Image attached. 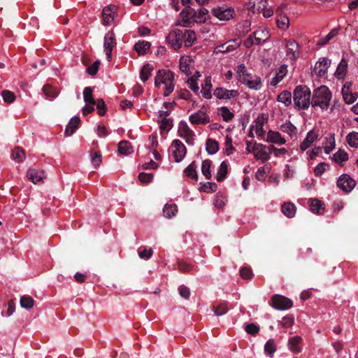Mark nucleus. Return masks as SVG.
Segmentation results:
<instances>
[{
	"label": "nucleus",
	"mask_w": 358,
	"mask_h": 358,
	"mask_svg": "<svg viewBox=\"0 0 358 358\" xmlns=\"http://www.w3.org/2000/svg\"><path fill=\"white\" fill-rule=\"evenodd\" d=\"M27 176L29 180L34 184H38L43 182L46 174L43 171L30 169L27 171Z\"/></svg>",
	"instance_id": "nucleus-22"
},
{
	"label": "nucleus",
	"mask_w": 358,
	"mask_h": 358,
	"mask_svg": "<svg viewBox=\"0 0 358 358\" xmlns=\"http://www.w3.org/2000/svg\"><path fill=\"white\" fill-rule=\"evenodd\" d=\"M241 42L238 38L230 40L228 42L218 45L215 48V52H229L237 49Z\"/></svg>",
	"instance_id": "nucleus-15"
},
{
	"label": "nucleus",
	"mask_w": 358,
	"mask_h": 358,
	"mask_svg": "<svg viewBox=\"0 0 358 358\" xmlns=\"http://www.w3.org/2000/svg\"><path fill=\"white\" fill-rule=\"evenodd\" d=\"M286 55L293 61L296 60L300 55V48L298 43L293 40L289 39L286 41Z\"/></svg>",
	"instance_id": "nucleus-11"
},
{
	"label": "nucleus",
	"mask_w": 358,
	"mask_h": 358,
	"mask_svg": "<svg viewBox=\"0 0 358 358\" xmlns=\"http://www.w3.org/2000/svg\"><path fill=\"white\" fill-rule=\"evenodd\" d=\"M277 101L285 105L289 106L292 103V94L289 91H283L277 98Z\"/></svg>",
	"instance_id": "nucleus-40"
},
{
	"label": "nucleus",
	"mask_w": 358,
	"mask_h": 358,
	"mask_svg": "<svg viewBox=\"0 0 358 358\" xmlns=\"http://www.w3.org/2000/svg\"><path fill=\"white\" fill-rule=\"evenodd\" d=\"M212 162L210 159H206L203 161L201 164V172L202 174L205 176L206 179L208 180L211 178V167Z\"/></svg>",
	"instance_id": "nucleus-47"
},
{
	"label": "nucleus",
	"mask_w": 358,
	"mask_h": 358,
	"mask_svg": "<svg viewBox=\"0 0 358 358\" xmlns=\"http://www.w3.org/2000/svg\"><path fill=\"white\" fill-rule=\"evenodd\" d=\"M116 10V7L113 5H109L103 8V24L105 26L110 25L114 20V13Z\"/></svg>",
	"instance_id": "nucleus-20"
},
{
	"label": "nucleus",
	"mask_w": 358,
	"mask_h": 358,
	"mask_svg": "<svg viewBox=\"0 0 358 358\" xmlns=\"http://www.w3.org/2000/svg\"><path fill=\"white\" fill-rule=\"evenodd\" d=\"M189 121L193 124H203L210 122L208 115L202 110H199L189 115Z\"/></svg>",
	"instance_id": "nucleus-21"
},
{
	"label": "nucleus",
	"mask_w": 358,
	"mask_h": 358,
	"mask_svg": "<svg viewBox=\"0 0 358 358\" xmlns=\"http://www.w3.org/2000/svg\"><path fill=\"white\" fill-rule=\"evenodd\" d=\"M150 43L145 41H140L135 43L134 50L138 55H143L146 54L150 48Z\"/></svg>",
	"instance_id": "nucleus-33"
},
{
	"label": "nucleus",
	"mask_w": 358,
	"mask_h": 358,
	"mask_svg": "<svg viewBox=\"0 0 358 358\" xmlns=\"http://www.w3.org/2000/svg\"><path fill=\"white\" fill-rule=\"evenodd\" d=\"M196 34L190 29L182 30V42L186 47H190L196 41Z\"/></svg>",
	"instance_id": "nucleus-28"
},
{
	"label": "nucleus",
	"mask_w": 358,
	"mask_h": 358,
	"mask_svg": "<svg viewBox=\"0 0 358 358\" xmlns=\"http://www.w3.org/2000/svg\"><path fill=\"white\" fill-rule=\"evenodd\" d=\"M331 99V93L329 88L324 85H322L313 92L311 100L313 107H320L322 110H326L329 106Z\"/></svg>",
	"instance_id": "nucleus-3"
},
{
	"label": "nucleus",
	"mask_w": 358,
	"mask_h": 358,
	"mask_svg": "<svg viewBox=\"0 0 358 358\" xmlns=\"http://www.w3.org/2000/svg\"><path fill=\"white\" fill-rule=\"evenodd\" d=\"M288 72L287 66L281 65L275 71V76L271 78L270 83L273 86L277 85L287 75Z\"/></svg>",
	"instance_id": "nucleus-25"
},
{
	"label": "nucleus",
	"mask_w": 358,
	"mask_h": 358,
	"mask_svg": "<svg viewBox=\"0 0 358 358\" xmlns=\"http://www.w3.org/2000/svg\"><path fill=\"white\" fill-rule=\"evenodd\" d=\"M208 11L206 8H199V10H196L194 14L192 15V20L194 22L196 23H202L204 22L208 17Z\"/></svg>",
	"instance_id": "nucleus-30"
},
{
	"label": "nucleus",
	"mask_w": 358,
	"mask_h": 358,
	"mask_svg": "<svg viewBox=\"0 0 358 358\" xmlns=\"http://www.w3.org/2000/svg\"><path fill=\"white\" fill-rule=\"evenodd\" d=\"M318 135L315 131L311 130L309 132H308L306 138L300 145L301 150L304 151L309 148L312 143L315 141Z\"/></svg>",
	"instance_id": "nucleus-27"
},
{
	"label": "nucleus",
	"mask_w": 358,
	"mask_h": 358,
	"mask_svg": "<svg viewBox=\"0 0 358 358\" xmlns=\"http://www.w3.org/2000/svg\"><path fill=\"white\" fill-rule=\"evenodd\" d=\"M179 136L185 140L188 145L194 144V131L186 124H181L178 129Z\"/></svg>",
	"instance_id": "nucleus-17"
},
{
	"label": "nucleus",
	"mask_w": 358,
	"mask_h": 358,
	"mask_svg": "<svg viewBox=\"0 0 358 358\" xmlns=\"http://www.w3.org/2000/svg\"><path fill=\"white\" fill-rule=\"evenodd\" d=\"M95 104L96 105L99 115H103L106 111L103 100L101 99H97V101H95Z\"/></svg>",
	"instance_id": "nucleus-63"
},
{
	"label": "nucleus",
	"mask_w": 358,
	"mask_h": 358,
	"mask_svg": "<svg viewBox=\"0 0 358 358\" xmlns=\"http://www.w3.org/2000/svg\"><path fill=\"white\" fill-rule=\"evenodd\" d=\"M178 210L177 206L175 204H166L163 208V214L166 217L171 218L176 215Z\"/></svg>",
	"instance_id": "nucleus-48"
},
{
	"label": "nucleus",
	"mask_w": 358,
	"mask_h": 358,
	"mask_svg": "<svg viewBox=\"0 0 358 358\" xmlns=\"http://www.w3.org/2000/svg\"><path fill=\"white\" fill-rule=\"evenodd\" d=\"M227 170V164L224 161L222 162L217 172L216 179L217 181H222L226 178Z\"/></svg>",
	"instance_id": "nucleus-46"
},
{
	"label": "nucleus",
	"mask_w": 358,
	"mask_h": 358,
	"mask_svg": "<svg viewBox=\"0 0 358 358\" xmlns=\"http://www.w3.org/2000/svg\"><path fill=\"white\" fill-rule=\"evenodd\" d=\"M270 170L271 169L268 165L259 167L255 173L256 179L259 181H264L267 174L270 172Z\"/></svg>",
	"instance_id": "nucleus-41"
},
{
	"label": "nucleus",
	"mask_w": 358,
	"mask_h": 358,
	"mask_svg": "<svg viewBox=\"0 0 358 358\" xmlns=\"http://www.w3.org/2000/svg\"><path fill=\"white\" fill-rule=\"evenodd\" d=\"M266 141L268 143L282 145L286 143L285 138L278 131L270 130L267 133Z\"/></svg>",
	"instance_id": "nucleus-23"
},
{
	"label": "nucleus",
	"mask_w": 358,
	"mask_h": 358,
	"mask_svg": "<svg viewBox=\"0 0 358 358\" xmlns=\"http://www.w3.org/2000/svg\"><path fill=\"white\" fill-rule=\"evenodd\" d=\"M276 22L280 29H285L288 27L289 19L287 17H280L277 19Z\"/></svg>",
	"instance_id": "nucleus-64"
},
{
	"label": "nucleus",
	"mask_w": 358,
	"mask_h": 358,
	"mask_svg": "<svg viewBox=\"0 0 358 358\" xmlns=\"http://www.w3.org/2000/svg\"><path fill=\"white\" fill-rule=\"evenodd\" d=\"M310 210L314 213H322L324 210V203L317 199H313L310 205Z\"/></svg>",
	"instance_id": "nucleus-45"
},
{
	"label": "nucleus",
	"mask_w": 358,
	"mask_h": 358,
	"mask_svg": "<svg viewBox=\"0 0 358 358\" xmlns=\"http://www.w3.org/2000/svg\"><path fill=\"white\" fill-rule=\"evenodd\" d=\"M116 39L113 31H110L105 34L103 41V48L108 61L112 59V51L116 46Z\"/></svg>",
	"instance_id": "nucleus-6"
},
{
	"label": "nucleus",
	"mask_w": 358,
	"mask_h": 358,
	"mask_svg": "<svg viewBox=\"0 0 358 358\" xmlns=\"http://www.w3.org/2000/svg\"><path fill=\"white\" fill-rule=\"evenodd\" d=\"M348 69V62L345 59H342L338 64L336 71L335 72V76L338 79H343Z\"/></svg>",
	"instance_id": "nucleus-34"
},
{
	"label": "nucleus",
	"mask_w": 358,
	"mask_h": 358,
	"mask_svg": "<svg viewBox=\"0 0 358 358\" xmlns=\"http://www.w3.org/2000/svg\"><path fill=\"white\" fill-rule=\"evenodd\" d=\"M91 162L94 168H97L101 164V155L99 152H91Z\"/></svg>",
	"instance_id": "nucleus-54"
},
{
	"label": "nucleus",
	"mask_w": 358,
	"mask_h": 358,
	"mask_svg": "<svg viewBox=\"0 0 358 358\" xmlns=\"http://www.w3.org/2000/svg\"><path fill=\"white\" fill-rule=\"evenodd\" d=\"M206 150L209 155H214L219 150V144L217 141L208 138L206 143Z\"/></svg>",
	"instance_id": "nucleus-36"
},
{
	"label": "nucleus",
	"mask_w": 358,
	"mask_h": 358,
	"mask_svg": "<svg viewBox=\"0 0 358 358\" xmlns=\"http://www.w3.org/2000/svg\"><path fill=\"white\" fill-rule=\"evenodd\" d=\"M264 120L260 121L259 117L258 118V121L256 122L255 126L252 127V130L255 131L256 134L259 136H263L265 134V131L263 128Z\"/></svg>",
	"instance_id": "nucleus-56"
},
{
	"label": "nucleus",
	"mask_w": 358,
	"mask_h": 358,
	"mask_svg": "<svg viewBox=\"0 0 358 358\" xmlns=\"http://www.w3.org/2000/svg\"><path fill=\"white\" fill-rule=\"evenodd\" d=\"M229 308L227 306V303L225 302H222L217 306H213L212 308V310L217 317L225 315L229 311Z\"/></svg>",
	"instance_id": "nucleus-37"
},
{
	"label": "nucleus",
	"mask_w": 358,
	"mask_h": 358,
	"mask_svg": "<svg viewBox=\"0 0 358 358\" xmlns=\"http://www.w3.org/2000/svg\"><path fill=\"white\" fill-rule=\"evenodd\" d=\"M138 253L140 258L144 259H148L152 255V250L150 248L146 249L145 248L141 247L138 250Z\"/></svg>",
	"instance_id": "nucleus-59"
},
{
	"label": "nucleus",
	"mask_w": 358,
	"mask_h": 358,
	"mask_svg": "<svg viewBox=\"0 0 358 358\" xmlns=\"http://www.w3.org/2000/svg\"><path fill=\"white\" fill-rule=\"evenodd\" d=\"M356 182L348 174L341 175L337 180V186L345 192H351L355 187Z\"/></svg>",
	"instance_id": "nucleus-9"
},
{
	"label": "nucleus",
	"mask_w": 358,
	"mask_h": 358,
	"mask_svg": "<svg viewBox=\"0 0 358 358\" xmlns=\"http://www.w3.org/2000/svg\"><path fill=\"white\" fill-rule=\"evenodd\" d=\"M335 138L334 135H330L326 138V143L324 145V152L326 154H329L335 148Z\"/></svg>",
	"instance_id": "nucleus-52"
},
{
	"label": "nucleus",
	"mask_w": 358,
	"mask_h": 358,
	"mask_svg": "<svg viewBox=\"0 0 358 358\" xmlns=\"http://www.w3.org/2000/svg\"><path fill=\"white\" fill-rule=\"evenodd\" d=\"M1 96L3 101L8 103H11L15 100L14 93L7 90H4L1 92Z\"/></svg>",
	"instance_id": "nucleus-53"
},
{
	"label": "nucleus",
	"mask_w": 358,
	"mask_h": 358,
	"mask_svg": "<svg viewBox=\"0 0 358 358\" xmlns=\"http://www.w3.org/2000/svg\"><path fill=\"white\" fill-rule=\"evenodd\" d=\"M338 34V30L336 29H332L327 35L324 37L320 38L317 42V45L323 46L325 45L330 40H331L334 37H335Z\"/></svg>",
	"instance_id": "nucleus-49"
},
{
	"label": "nucleus",
	"mask_w": 358,
	"mask_h": 358,
	"mask_svg": "<svg viewBox=\"0 0 358 358\" xmlns=\"http://www.w3.org/2000/svg\"><path fill=\"white\" fill-rule=\"evenodd\" d=\"M352 84L350 83H345L343 85L341 92L345 102L348 104L354 103L358 98V94L353 92L351 90Z\"/></svg>",
	"instance_id": "nucleus-14"
},
{
	"label": "nucleus",
	"mask_w": 358,
	"mask_h": 358,
	"mask_svg": "<svg viewBox=\"0 0 358 358\" xmlns=\"http://www.w3.org/2000/svg\"><path fill=\"white\" fill-rule=\"evenodd\" d=\"M154 175L152 173H141L138 175V180L141 182L143 184H147L150 182L153 179Z\"/></svg>",
	"instance_id": "nucleus-60"
},
{
	"label": "nucleus",
	"mask_w": 358,
	"mask_h": 358,
	"mask_svg": "<svg viewBox=\"0 0 358 358\" xmlns=\"http://www.w3.org/2000/svg\"><path fill=\"white\" fill-rule=\"evenodd\" d=\"M83 96L85 103H95V101L92 96V90L87 87L84 89Z\"/></svg>",
	"instance_id": "nucleus-57"
},
{
	"label": "nucleus",
	"mask_w": 358,
	"mask_h": 358,
	"mask_svg": "<svg viewBox=\"0 0 358 358\" xmlns=\"http://www.w3.org/2000/svg\"><path fill=\"white\" fill-rule=\"evenodd\" d=\"M281 210L282 213L287 217L292 218L296 214V206L291 202H285L282 205Z\"/></svg>",
	"instance_id": "nucleus-31"
},
{
	"label": "nucleus",
	"mask_w": 358,
	"mask_h": 358,
	"mask_svg": "<svg viewBox=\"0 0 358 358\" xmlns=\"http://www.w3.org/2000/svg\"><path fill=\"white\" fill-rule=\"evenodd\" d=\"M214 95L219 99H230L238 96V92L234 90H227L222 87H218L215 90Z\"/></svg>",
	"instance_id": "nucleus-16"
},
{
	"label": "nucleus",
	"mask_w": 358,
	"mask_h": 358,
	"mask_svg": "<svg viewBox=\"0 0 358 358\" xmlns=\"http://www.w3.org/2000/svg\"><path fill=\"white\" fill-rule=\"evenodd\" d=\"M153 67L151 64H147L144 65L140 72V78L143 82L147 81L151 76Z\"/></svg>",
	"instance_id": "nucleus-39"
},
{
	"label": "nucleus",
	"mask_w": 358,
	"mask_h": 358,
	"mask_svg": "<svg viewBox=\"0 0 358 358\" xmlns=\"http://www.w3.org/2000/svg\"><path fill=\"white\" fill-rule=\"evenodd\" d=\"M11 159L17 163L23 162L25 159V153L24 150L20 148H15L12 151Z\"/></svg>",
	"instance_id": "nucleus-43"
},
{
	"label": "nucleus",
	"mask_w": 358,
	"mask_h": 358,
	"mask_svg": "<svg viewBox=\"0 0 358 358\" xmlns=\"http://www.w3.org/2000/svg\"><path fill=\"white\" fill-rule=\"evenodd\" d=\"M118 152L120 155H129L134 152V150L129 141H122L118 144Z\"/></svg>",
	"instance_id": "nucleus-35"
},
{
	"label": "nucleus",
	"mask_w": 358,
	"mask_h": 358,
	"mask_svg": "<svg viewBox=\"0 0 358 358\" xmlns=\"http://www.w3.org/2000/svg\"><path fill=\"white\" fill-rule=\"evenodd\" d=\"M193 66H194V61L191 58V57L187 56V55H184L180 58V61H179L180 69L185 74H186V75L191 74Z\"/></svg>",
	"instance_id": "nucleus-18"
},
{
	"label": "nucleus",
	"mask_w": 358,
	"mask_h": 358,
	"mask_svg": "<svg viewBox=\"0 0 358 358\" xmlns=\"http://www.w3.org/2000/svg\"><path fill=\"white\" fill-rule=\"evenodd\" d=\"M166 40L175 50L180 48L182 44V30L173 29L167 35Z\"/></svg>",
	"instance_id": "nucleus-7"
},
{
	"label": "nucleus",
	"mask_w": 358,
	"mask_h": 358,
	"mask_svg": "<svg viewBox=\"0 0 358 358\" xmlns=\"http://www.w3.org/2000/svg\"><path fill=\"white\" fill-rule=\"evenodd\" d=\"M332 159L337 164H342L348 159V154L343 150L339 149L334 154Z\"/></svg>",
	"instance_id": "nucleus-44"
},
{
	"label": "nucleus",
	"mask_w": 358,
	"mask_h": 358,
	"mask_svg": "<svg viewBox=\"0 0 358 358\" xmlns=\"http://www.w3.org/2000/svg\"><path fill=\"white\" fill-rule=\"evenodd\" d=\"M254 157L257 160H259L262 162L268 161L271 157L270 145L266 146L259 143L254 153Z\"/></svg>",
	"instance_id": "nucleus-13"
},
{
	"label": "nucleus",
	"mask_w": 358,
	"mask_h": 358,
	"mask_svg": "<svg viewBox=\"0 0 358 358\" xmlns=\"http://www.w3.org/2000/svg\"><path fill=\"white\" fill-rule=\"evenodd\" d=\"M348 144L352 148H358V132L352 131L346 136Z\"/></svg>",
	"instance_id": "nucleus-50"
},
{
	"label": "nucleus",
	"mask_w": 358,
	"mask_h": 358,
	"mask_svg": "<svg viewBox=\"0 0 358 358\" xmlns=\"http://www.w3.org/2000/svg\"><path fill=\"white\" fill-rule=\"evenodd\" d=\"M99 66H100V61L96 60L87 69V73L91 76L95 75L99 69Z\"/></svg>",
	"instance_id": "nucleus-62"
},
{
	"label": "nucleus",
	"mask_w": 358,
	"mask_h": 358,
	"mask_svg": "<svg viewBox=\"0 0 358 358\" xmlns=\"http://www.w3.org/2000/svg\"><path fill=\"white\" fill-rule=\"evenodd\" d=\"M272 306L277 310H284L290 308L293 303L292 301L282 295H274L272 299Z\"/></svg>",
	"instance_id": "nucleus-10"
},
{
	"label": "nucleus",
	"mask_w": 358,
	"mask_h": 358,
	"mask_svg": "<svg viewBox=\"0 0 358 358\" xmlns=\"http://www.w3.org/2000/svg\"><path fill=\"white\" fill-rule=\"evenodd\" d=\"M155 85L162 90L164 96H168L174 90V75L170 70H159L155 78Z\"/></svg>",
	"instance_id": "nucleus-1"
},
{
	"label": "nucleus",
	"mask_w": 358,
	"mask_h": 358,
	"mask_svg": "<svg viewBox=\"0 0 358 358\" xmlns=\"http://www.w3.org/2000/svg\"><path fill=\"white\" fill-rule=\"evenodd\" d=\"M212 14L220 20H229L233 18L235 11L232 7L226 6H216L211 10Z\"/></svg>",
	"instance_id": "nucleus-5"
},
{
	"label": "nucleus",
	"mask_w": 358,
	"mask_h": 358,
	"mask_svg": "<svg viewBox=\"0 0 358 358\" xmlns=\"http://www.w3.org/2000/svg\"><path fill=\"white\" fill-rule=\"evenodd\" d=\"M20 305L24 308L29 309L34 306V300L30 296H24L20 299Z\"/></svg>",
	"instance_id": "nucleus-58"
},
{
	"label": "nucleus",
	"mask_w": 358,
	"mask_h": 358,
	"mask_svg": "<svg viewBox=\"0 0 358 358\" xmlns=\"http://www.w3.org/2000/svg\"><path fill=\"white\" fill-rule=\"evenodd\" d=\"M247 8L254 13H260L268 7L266 0H255L246 4Z\"/></svg>",
	"instance_id": "nucleus-19"
},
{
	"label": "nucleus",
	"mask_w": 358,
	"mask_h": 358,
	"mask_svg": "<svg viewBox=\"0 0 358 358\" xmlns=\"http://www.w3.org/2000/svg\"><path fill=\"white\" fill-rule=\"evenodd\" d=\"M271 154L273 152L275 157H280L287 152V150L285 148H277L274 145H270Z\"/></svg>",
	"instance_id": "nucleus-61"
},
{
	"label": "nucleus",
	"mask_w": 358,
	"mask_h": 358,
	"mask_svg": "<svg viewBox=\"0 0 358 358\" xmlns=\"http://www.w3.org/2000/svg\"><path fill=\"white\" fill-rule=\"evenodd\" d=\"M79 123H80V118L76 116L73 117L70 120L68 125L66 127V129H65L66 135L68 136H71L76 131V130L78 129Z\"/></svg>",
	"instance_id": "nucleus-32"
},
{
	"label": "nucleus",
	"mask_w": 358,
	"mask_h": 358,
	"mask_svg": "<svg viewBox=\"0 0 358 358\" xmlns=\"http://www.w3.org/2000/svg\"><path fill=\"white\" fill-rule=\"evenodd\" d=\"M302 342L301 337L294 336L289 339L288 347L292 352L298 354L301 352V343Z\"/></svg>",
	"instance_id": "nucleus-26"
},
{
	"label": "nucleus",
	"mask_w": 358,
	"mask_h": 358,
	"mask_svg": "<svg viewBox=\"0 0 358 358\" xmlns=\"http://www.w3.org/2000/svg\"><path fill=\"white\" fill-rule=\"evenodd\" d=\"M196 164L195 162H192L189 164L187 167L185 169V175L192 179L197 180L198 175L196 172Z\"/></svg>",
	"instance_id": "nucleus-38"
},
{
	"label": "nucleus",
	"mask_w": 358,
	"mask_h": 358,
	"mask_svg": "<svg viewBox=\"0 0 358 358\" xmlns=\"http://www.w3.org/2000/svg\"><path fill=\"white\" fill-rule=\"evenodd\" d=\"M310 90L304 85L297 86L294 91V102L296 107L301 109H307L310 101Z\"/></svg>",
	"instance_id": "nucleus-4"
},
{
	"label": "nucleus",
	"mask_w": 358,
	"mask_h": 358,
	"mask_svg": "<svg viewBox=\"0 0 358 358\" xmlns=\"http://www.w3.org/2000/svg\"><path fill=\"white\" fill-rule=\"evenodd\" d=\"M331 65V60L326 57L320 58L315 64L313 72L320 77L327 75L328 69Z\"/></svg>",
	"instance_id": "nucleus-12"
},
{
	"label": "nucleus",
	"mask_w": 358,
	"mask_h": 358,
	"mask_svg": "<svg viewBox=\"0 0 358 358\" xmlns=\"http://www.w3.org/2000/svg\"><path fill=\"white\" fill-rule=\"evenodd\" d=\"M171 148L175 161L176 162H181L187 153L185 145L180 140L176 139L172 142Z\"/></svg>",
	"instance_id": "nucleus-8"
},
{
	"label": "nucleus",
	"mask_w": 358,
	"mask_h": 358,
	"mask_svg": "<svg viewBox=\"0 0 358 358\" xmlns=\"http://www.w3.org/2000/svg\"><path fill=\"white\" fill-rule=\"evenodd\" d=\"M43 91L46 96V99H54L57 97L59 94V91L57 88L48 85L43 86Z\"/></svg>",
	"instance_id": "nucleus-42"
},
{
	"label": "nucleus",
	"mask_w": 358,
	"mask_h": 358,
	"mask_svg": "<svg viewBox=\"0 0 358 358\" xmlns=\"http://www.w3.org/2000/svg\"><path fill=\"white\" fill-rule=\"evenodd\" d=\"M255 44L257 45L265 43L269 38V32L267 29L259 27L254 33Z\"/></svg>",
	"instance_id": "nucleus-24"
},
{
	"label": "nucleus",
	"mask_w": 358,
	"mask_h": 358,
	"mask_svg": "<svg viewBox=\"0 0 358 358\" xmlns=\"http://www.w3.org/2000/svg\"><path fill=\"white\" fill-rule=\"evenodd\" d=\"M280 130L282 132L287 134L291 138L296 136L298 131L297 128L289 121H286L285 123L282 124L280 126Z\"/></svg>",
	"instance_id": "nucleus-29"
},
{
	"label": "nucleus",
	"mask_w": 358,
	"mask_h": 358,
	"mask_svg": "<svg viewBox=\"0 0 358 358\" xmlns=\"http://www.w3.org/2000/svg\"><path fill=\"white\" fill-rule=\"evenodd\" d=\"M224 150L225 153L227 155H231L234 150L233 144H232V138L229 135H227L225 138Z\"/></svg>",
	"instance_id": "nucleus-55"
},
{
	"label": "nucleus",
	"mask_w": 358,
	"mask_h": 358,
	"mask_svg": "<svg viewBox=\"0 0 358 358\" xmlns=\"http://www.w3.org/2000/svg\"><path fill=\"white\" fill-rule=\"evenodd\" d=\"M236 78L238 80L252 90H258L262 87V81L259 76L248 73L245 64H241L237 67Z\"/></svg>",
	"instance_id": "nucleus-2"
},
{
	"label": "nucleus",
	"mask_w": 358,
	"mask_h": 358,
	"mask_svg": "<svg viewBox=\"0 0 358 358\" xmlns=\"http://www.w3.org/2000/svg\"><path fill=\"white\" fill-rule=\"evenodd\" d=\"M218 114L222 116L225 122H229L234 117V114L227 107L219 108Z\"/></svg>",
	"instance_id": "nucleus-51"
}]
</instances>
